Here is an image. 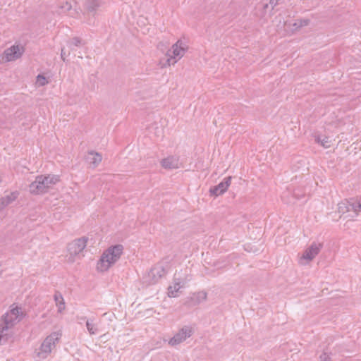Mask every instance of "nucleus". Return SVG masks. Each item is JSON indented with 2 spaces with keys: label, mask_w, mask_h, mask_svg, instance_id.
I'll return each instance as SVG.
<instances>
[{
  "label": "nucleus",
  "mask_w": 361,
  "mask_h": 361,
  "mask_svg": "<svg viewBox=\"0 0 361 361\" xmlns=\"http://www.w3.org/2000/svg\"><path fill=\"white\" fill-rule=\"evenodd\" d=\"M123 252V246L117 244L109 247L101 256L97 263V269L100 271H107L121 257Z\"/></svg>",
  "instance_id": "1"
},
{
  "label": "nucleus",
  "mask_w": 361,
  "mask_h": 361,
  "mask_svg": "<svg viewBox=\"0 0 361 361\" xmlns=\"http://www.w3.org/2000/svg\"><path fill=\"white\" fill-rule=\"evenodd\" d=\"M61 336V334L59 332H53L48 336L42 343L37 356L40 358H45L51 353V350L55 347L56 343L58 342Z\"/></svg>",
  "instance_id": "2"
},
{
  "label": "nucleus",
  "mask_w": 361,
  "mask_h": 361,
  "mask_svg": "<svg viewBox=\"0 0 361 361\" xmlns=\"http://www.w3.org/2000/svg\"><path fill=\"white\" fill-rule=\"evenodd\" d=\"M18 319L13 317L8 312H6L2 317V323L0 324V344L6 343L8 338H11L10 334L8 333V329L13 327Z\"/></svg>",
  "instance_id": "3"
},
{
  "label": "nucleus",
  "mask_w": 361,
  "mask_h": 361,
  "mask_svg": "<svg viewBox=\"0 0 361 361\" xmlns=\"http://www.w3.org/2000/svg\"><path fill=\"white\" fill-rule=\"evenodd\" d=\"M193 332L194 330L191 326H184L170 339L169 343L171 345H178L190 337Z\"/></svg>",
  "instance_id": "4"
},
{
  "label": "nucleus",
  "mask_w": 361,
  "mask_h": 361,
  "mask_svg": "<svg viewBox=\"0 0 361 361\" xmlns=\"http://www.w3.org/2000/svg\"><path fill=\"white\" fill-rule=\"evenodd\" d=\"M322 247V243L313 242L311 245L303 252L300 257V262L302 263V260L303 259L312 261L319 253Z\"/></svg>",
  "instance_id": "5"
},
{
  "label": "nucleus",
  "mask_w": 361,
  "mask_h": 361,
  "mask_svg": "<svg viewBox=\"0 0 361 361\" xmlns=\"http://www.w3.org/2000/svg\"><path fill=\"white\" fill-rule=\"evenodd\" d=\"M181 44H182V42L180 40H178L174 44H173V46H172L173 56H171L170 54L171 51L169 50L166 55L169 57L166 59L165 63H162V65H161L162 67H165L166 66H170L171 61L172 60V59H173L175 57H178L179 59H180L182 56H183L185 50L181 46Z\"/></svg>",
  "instance_id": "6"
},
{
  "label": "nucleus",
  "mask_w": 361,
  "mask_h": 361,
  "mask_svg": "<svg viewBox=\"0 0 361 361\" xmlns=\"http://www.w3.org/2000/svg\"><path fill=\"white\" fill-rule=\"evenodd\" d=\"M88 238L87 237H81L75 239L68 245V250L71 255H76L81 252L86 247Z\"/></svg>",
  "instance_id": "7"
},
{
  "label": "nucleus",
  "mask_w": 361,
  "mask_h": 361,
  "mask_svg": "<svg viewBox=\"0 0 361 361\" xmlns=\"http://www.w3.org/2000/svg\"><path fill=\"white\" fill-rule=\"evenodd\" d=\"M231 176H228L224 178V180L217 185L209 189L210 195L212 196H219L224 193L231 185Z\"/></svg>",
  "instance_id": "8"
},
{
  "label": "nucleus",
  "mask_w": 361,
  "mask_h": 361,
  "mask_svg": "<svg viewBox=\"0 0 361 361\" xmlns=\"http://www.w3.org/2000/svg\"><path fill=\"white\" fill-rule=\"evenodd\" d=\"M166 274V271L161 264H156L148 273V277L150 279L151 283H155L159 279Z\"/></svg>",
  "instance_id": "9"
},
{
  "label": "nucleus",
  "mask_w": 361,
  "mask_h": 361,
  "mask_svg": "<svg viewBox=\"0 0 361 361\" xmlns=\"http://www.w3.org/2000/svg\"><path fill=\"white\" fill-rule=\"evenodd\" d=\"M39 180L42 185L44 192H47L49 189L56 185L59 181V176L57 175H40Z\"/></svg>",
  "instance_id": "10"
},
{
  "label": "nucleus",
  "mask_w": 361,
  "mask_h": 361,
  "mask_svg": "<svg viewBox=\"0 0 361 361\" xmlns=\"http://www.w3.org/2000/svg\"><path fill=\"white\" fill-rule=\"evenodd\" d=\"M21 49H23V48H20L18 45H13L4 51V58L7 61L18 59L23 54V50Z\"/></svg>",
  "instance_id": "11"
},
{
  "label": "nucleus",
  "mask_w": 361,
  "mask_h": 361,
  "mask_svg": "<svg viewBox=\"0 0 361 361\" xmlns=\"http://www.w3.org/2000/svg\"><path fill=\"white\" fill-rule=\"evenodd\" d=\"M161 166L165 169H174L179 168V157L169 156L161 161Z\"/></svg>",
  "instance_id": "12"
},
{
  "label": "nucleus",
  "mask_w": 361,
  "mask_h": 361,
  "mask_svg": "<svg viewBox=\"0 0 361 361\" xmlns=\"http://www.w3.org/2000/svg\"><path fill=\"white\" fill-rule=\"evenodd\" d=\"M207 293L204 291H200L195 293L192 297L188 298L185 305L188 306H195L199 305L201 302L207 300Z\"/></svg>",
  "instance_id": "13"
},
{
  "label": "nucleus",
  "mask_w": 361,
  "mask_h": 361,
  "mask_svg": "<svg viewBox=\"0 0 361 361\" xmlns=\"http://www.w3.org/2000/svg\"><path fill=\"white\" fill-rule=\"evenodd\" d=\"M19 192L18 191L12 192L8 195L2 197L0 199V210L5 208L6 206L15 201L18 197Z\"/></svg>",
  "instance_id": "14"
},
{
  "label": "nucleus",
  "mask_w": 361,
  "mask_h": 361,
  "mask_svg": "<svg viewBox=\"0 0 361 361\" xmlns=\"http://www.w3.org/2000/svg\"><path fill=\"white\" fill-rule=\"evenodd\" d=\"M29 191L33 195L45 193L42 185L41 184V180H39V176H37L35 180L30 184Z\"/></svg>",
  "instance_id": "15"
},
{
  "label": "nucleus",
  "mask_w": 361,
  "mask_h": 361,
  "mask_svg": "<svg viewBox=\"0 0 361 361\" xmlns=\"http://www.w3.org/2000/svg\"><path fill=\"white\" fill-rule=\"evenodd\" d=\"M102 0H85L84 8L88 13H94L97 8L101 6Z\"/></svg>",
  "instance_id": "16"
},
{
  "label": "nucleus",
  "mask_w": 361,
  "mask_h": 361,
  "mask_svg": "<svg viewBox=\"0 0 361 361\" xmlns=\"http://www.w3.org/2000/svg\"><path fill=\"white\" fill-rule=\"evenodd\" d=\"M102 155L94 151L90 152L87 157V161L90 164H93L94 166H97L102 161Z\"/></svg>",
  "instance_id": "17"
},
{
  "label": "nucleus",
  "mask_w": 361,
  "mask_h": 361,
  "mask_svg": "<svg viewBox=\"0 0 361 361\" xmlns=\"http://www.w3.org/2000/svg\"><path fill=\"white\" fill-rule=\"evenodd\" d=\"M54 298L58 306V312H61L65 309V302L61 293L59 291H56Z\"/></svg>",
  "instance_id": "18"
},
{
  "label": "nucleus",
  "mask_w": 361,
  "mask_h": 361,
  "mask_svg": "<svg viewBox=\"0 0 361 361\" xmlns=\"http://www.w3.org/2000/svg\"><path fill=\"white\" fill-rule=\"evenodd\" d=\"M351 198L349 200H345V201L341 202L338 204V212L341 213H345L350 211L354 212V209H350L352 207L351 205Z\"/></svg>",
  "instance_id": "19"
},
{
  "label": "nucleus",
  "mask_w": 361,
  "mask_h": 361,
  "mask_svg": "<svg viewBox=\"0 0 361 361\" xmlns=\"http://www.w3.org/2000/svg\"><path fill=\"white\" fill-rule=\"evenodd\" d=\"M85 44V42L78 37H73L72 39H69L67 42L68 47L71 50H74L75 47H80L84 45Z\"/></svg>",
  "instance_id": "20"
},
{
  "label": "nucleus",
  "mask_w": 361,
  "mask_h": 361,
  "mask_svg": "<svg viewBox=\"0 0 361 361\" xmlns=\"http://www.w3.org/2000/svg\"><path fill=\"white\" fill-rule=\"evenodd\" d=\"M8 312L11 314V315L13 316V317H16L18 319V322L20 321L25 316V314L22 310V307L18 306L13 307Z\"/></svg>",
  "instance_id": "21"
},
{
  "label": "nucleus",
  "mask_w": 361,
  "mask_h": 361,
  "mask_svg": "<svg viewBox=\"0 0 361 361\" xmlns=\"http://www.w3.org/2000/svg\"><path fill=\"white\" fill-rule=\"evenodd\" d=\"M350 202L352 205L350 209H354V212L356 214H357L358 212H361V197L351 198Z\"/></svg>",
  "instance_id": "22"
},
{
  "label": "nucleus",
  "mask_w": 361,
  "mask_h": 361,
  "mask_svg": "<svg viewBox=\"0 0 361 361\" xmlns=\"http://www.w3.org/2000/svg\"><path fill=\"white\" fill-rule=\"evenodd\" d=\"M315 141L317 143H319L324 148H329L331 146V140H329V137H324L322 138L321 137L317 136L315 138Z\"/></svg>",
  "instance_id": "23"
},
{
  "label": "nucleus",
  "mask_w": 361,
  "mask_h": 361,
  "mask_svg": "<svg viewBox=\"0 0 361 361\" xmlns=\"http://www.w3.org/2000/svg\"><path fill=\"white\" fill-rule=\"evenodd\" d=\"M181 288L179 283H175L173 286H169L168 288V295L171 298H175L177 296V292Z\"/></svg>",
  "instance_id": "24"
},
{
  "label": "nucleus",
  "mask_w": 361,
  "mask_h": 361,
  "mask_svg": "<svg viewBox=\"0 0 361 361\" xmlns=\"http://www.w3.org/2000/svg\"><path fill=\"white\" fill-rule=\"evenodd\" d=\"M86 327L91 335H94L98 331V328L96 325L89 320H87L86 322Z\"/></svg>",
  "instance_id": "25"
},
{
  "label": "nucleus",
  "mask_w": 361,
  "mask_h": 361,
  "mask_svg": "<svg viewBox=\"0 0 361 361\" xmlns=\"http://www.w3.org/2000/svg\"><path fill=\"white\" fill-rule=\"evenodd\" d=\"M36 82L38 84L39 86H44L47 85L49 82L48 80L44 75L39 74L37 76Z\"/></svg>",
  "instance_id": "26"
},
{
  "label": "nucleus",
  "mask_w": 361,
  "mask_h": 361,
  "mask_svg": "<svg viewBox=\"0 0 361 361\" xmlns=\"http://www.w3.org/2000/svg\"><path fill=\"white\" fill-rule=\"evenodd\" d=\"M59 8L61 10L60 11L61 13H65L71 9V5L70 3L66 1L64 4H63L61 6H60Z\"/></svg>",
  "instance_id": "27"
},
{
  "label": "nucleus",
  "mask_w": 361,
  "mask_h": 361,
  "mask_svg": "<svg viewBox=\"0 0 361 361\" xmlns=\"http://www.w3.org/2000/svg\"><path fill=\"white\" fill-rule=\"evenodd\" d=\"M320 361H333L329 353L326 351H324L319 356Z\"/></svg>",
  "instance_id": "28"
},
{
  "label": "nucleus",
  "mask_w": 361,
  "mask_h": 361,
  "mask_svg": "<svg viewBox=\"0 0 361 361\" xmlns=\"http://www.w3.org/2000/svg\"><path fill=\"white\" fill-rule=\"evenodd\" d=\"M69 55H70V52L68 54V56H69ZM66 56H67V55H66V52L64 51V48H62L61 49V59L63 61H66Z\"/></svg>",
  "instance_id": "29"
},
{
  "label": "nucleus",
  "mask_w": 361,
  "mask_h": 361,
  "mask_svg": "<svg viewBox=\"0 0 361 361\" xmlns=\"http://www.w3.org/2000/svg\"><path fill=\"white\" fill-rule=\"evenodd\" d=\"M300 23H301V27L306 26L309 24L310 20L308 19H300L299 20Z\"/></svg>",
  "instance_id": "30"
},
{
  "label": "nucleus",
  "mask_w": 361,
  "mask_h": 361,
  "mask_svg": "<svg viewBox=\"0 0 361 361\" xmlns=\"http://www.w3.org/2000/svg\"><path fill=\"white\" fill-rule=\"evenodd\" d=\"M301 25H302V24H301V23H300L299 20H297L293 23V27H295V30H298V29H299V28L302 27H301Z\"/></svg>",
  "instance_id": "31"
},
{
  "label": "nucleus",
  "mask_w": 361,
  "mask_h": 361,
  "mask_svg": "<svg viewBox=\"0 0 361 361\" xmlns=\"http://www.w3.org/2000/svg\"><path fill=\"white\" fill-rule=\"evenodd\" d=\"M279 0H269V4L271 6V8H274L279 3Z\"/></svg>",
  "instance_id": "32"
},
{
  "label": "nucleus",
  "mask_w": 361,
  "mask_h": 361,
  "mask_svg": "<svg viewBox=\"0 0 361 361\" xmlns=\"http://www.w3.org/2000/svg\"><path fill=\"white\" fill-rule=\"evenodd\" d=\"M267 8H268V4H265V5L264 6V9H267Z\"/></svg>",
  "instance_id": "33"
},
{
  "label": "nucleus",
  "mask_w": 361,
  "mask_h": 361,
  "mask_svg": "<svg viewBox=\"0 0 361 361\" xmlns=\"http://www.w3.org/2000/svg\"><path fill=\"white\" fill-rule=\"evenodd\" d=\"M176 62H177V60H175V61H173L172 64H174V63H176Z\"/></svg>",
  "instance_id": "34"
}]
</instances>
